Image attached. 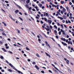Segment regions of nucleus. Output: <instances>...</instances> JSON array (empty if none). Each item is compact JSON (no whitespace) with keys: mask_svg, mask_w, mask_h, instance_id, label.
Returning a JSON list of instances; mask_svg holds the SVG:
<instances>
[{"mask_svg":"<svg viewBox=\"0 0 74 74\" xmlns=\"http://www.w3.org/2000/svg\"><path fill=\"white\" fill-rule=\"evenodd\" d=\"M9 66H11V67H12V69H14V70H15L16 71H17V72L18 73H21V74H23V73L22 72H21V71H18V70L16 68H15V67H14V66L13 65L11 64L10 63V64H9Z\"/></svg>","mask_w":74,"mask_h":74,"instance_id":"1","label":"nucleus"},{"mask_svg":"<svg viewBox=\"0 0 74 74\" xmlns=\"http://www.w3.org/2000/svg\"><path fill=\"white\" fill-rule=\"evenodd\" d=\"M66 12V10L64 8H63V10H61V13L62 14H63V13L65 12Z\"/></svg>","mask_w":74,"mask_h":74,"instance_id":"2","label":"nucleus"},{"mask_svg":"<svg viewBox=\"0 0 74 74\" xmlns=\"http://www.w3.org/2000/svg\"><path fill=\"white\" fill-rule=\"evenodd\" d=\"M62 44H63V45H64V46H67V44L63 42H61Z\"/></svg>","mask_w":74,"mask_h":74,"instance_id":"3","label":"nucleus"},{"mask_svg":"<svg viewBox=\"0 0 74 74\" xmlns=\"http://www.w3.org/2000/svg\"><path fill=\"white\" fill-rule=\"evenodd\" d=\"M68 44H71V45H73V43H72V42L71 41H69L68 42Z\"/></svg>","mask_w":74,"mask_h":74,"instance_id":"4","label":"nucleus"},{"mask_svg":"<svg viewBox=\"0 0 74 74\" xmlns=\"http://www.w3.org/2000/svg\"><path fill=\"white\" fill-rule=\"evenodd\" d=\"M55 68L56 69V70H57L59 71V72H60V73H62V71H60L58 69V68H57L55 67Z\"/></svg>","mask_w":74,"mask_h":74,"instance_id":"5","label":"nucleus"},{"mask_svg":"<svg viewBox=\"0 0 74 74\" xmlns=\"http://www.w3.org/2000/svg\"><path fill=\"white\" fill-rule=\"evenodd\" d=\"M47 21L49 24H51V23H52V21H51V20H48Z\"/></svg>","mask_w":74,"mask_h":74,"instance_id":"6","label":"nucleus"},{"mask_svg":"<svg viewBox=\"0 0 74 74\" xmlns=\"http://www.w3.org/2000/svg\"><path fill=\"white\" fill-rule=\"evenodd\" d=\"M58 18H59V19H60L61 20H63V18H62V17H61L59 16H58Z\"/></svg>","mask_w":74,"mask_h":74,"instance_id":"7","label":"nucleus"},{"mask_svg":"<svg viewBox=\"0 0 74 74\" xmlns=\"http://www.w3.org/2000/svg\"><path fill=\"white\" fill-rule=\"evenodd\" d=\"M54 33H55V34L56 35H57V31L56 30H54Z\"/></svg>","mask_w":74,"mask_h":74,"instance_id":"8","label":"nucleus"},{"mask_svg":"<svg viewBox=\"0 0 74 74\" xmlns=\"http://www.w3.org/2000/svg\"><path fill=\"white\" fill-rule=\"evenodd\" d=\"M61 39L62 40H63V41H65L66 40L65 39V38H61Z\"/></svg>","mask_w":74,"mask_h":74,"instance_id":"9","label":"nucleus"},{"mask_svg":"<svg viewBox=\"0 0 74 74\" xmlns=\"http://www.w3.org/2000/svg\"><path fill=\"white\" fill-rule=\"evenodd\" d=\"M16 6L18 7V8H20V9H22V7H21L19 6V5H16Z\"/></svg>","mask_w":74,"mask_h":74,"instance_id":"10","label":"nucleus"},{"mask_svg":"<svg viewBox=\"0 0 74 74\" xmlns=\"http://www.w3.org/2000/svg\"><path fill=\"white\" fill-rule=\"evenodd\" d=\"M45 54H46V55H47V56L49 57V58H51V56H50V55L48 54L47 53L45 52Z\"/></svg>","mask_w":74,"mask_h":74,"instance_id":"11","label":"nucleus"},{"mask_svg":"<svg viewBox=\"0 0 74 74\" xmlns=\"http://www.w3.org/2000/svg\"><path fill=\"white\" fill-rule=\"evenodd\" d=\"M35 67H36V69H37V70H39V69H40V68H39L38 67V66H37V65H36L35 66Z\"/></svg>","mask_w":74,"mask_h":74,"instance_id":"12","label":"nucleus"},{"mask_svg":"<svg viewBox=\"0 0 74 74\" xmlns=\"http://www.w3.org/2000/svg\"><path fill=\"white\" fill-rule=\"evenodd\" d=\"M38 5L40 7H41L42 5V4L40 3H39L38 4Z\"/></svg>","mask_w":74,"mask_h":74,"instance_id":"13","label":"nucleus"},{"mask_svg":"<svg viewBox=\"0 0 74 74\" xmlns=\"http://www.w3.org/2000/svg\"><path fill=\"white\" fill-rule=\"evenodd\" d=\"M3 5L4 8H7V7L6 5H5V4H3Z\"/></svg>","mask_w":74,"mask_h":74,"instance_id":"14","label":"nucleus"},{"mask_svg":"<svg viewBox=\"0 0 74 74\" xmlns=\"http://www.w3.org/2000/svg\"><path fill=\"white\" fill-rule=\"evenodd\" d=\"M53 71H54V72H55V73H57V74H58V71H57L56 70L53 69Z\"/></svg>","mask_w":74,"mask_h":74,"instance_id":"15","label":"nucleus"},{"mask_svg":"<svg viewBox=\"0 0 74 74\" xmlns=\"http://www.w3.org/2000/svg\"><path fill=\"white\" fill-rule=\"evenodd\" d=\"M29 2H30V0H28L26 1V3L27 4H29Z\"/></svg>","mask_w":74,"mask_h":74,"instance_id":"16","label":"nucleus"},{"mask_svg":"<svg viewBox=\"0 0 74 74\" xmlns=\"http://www.w3.org/2000/svg\"><path fill=\"white\" fill-rule=\"evenodd\" d=\"M62 17L64 18V19H66V18H67V16L65 15H64Z\"/></svg>","mask_w":74,"mask_h":74,"instance_id":"17","label":"nucleus"},{"mask_svg":"<svg viewBox=\"0 0 74 74\" xmlns=\"http://www.w3.org/2000/svg\"><path fill=\"white\" fill-rule=\"evenodd\" d=\"M16 30H17L18 33H19V34H20V30L18 29H17Z\"/></svg>","mask_w":74,"mask_h":74,"instance_id":"18","label":"nucleus"},{"mask_svg":"<svg viewBox=\"0 0 74 74\" xmlns=\"http://www.w3.org/2000/svg\"><path fill=\"white\" fill-rule=\"evenodd\" d=\"M2 50H3V51H4V52H7V50H5L4 48H2Z\"/></svg>","mask_w":74,"mask_h":74,"instance_id":"19","label":"nucleus"},{"mask_svg":"<svg viewBox=\"0 0 74 74\" xmlns=\"http://www.w3.org/2000/svg\"><path fill=\"white\" fill-rule=\"evenodd\" d=\"M2 23L4 24V26H7V25L5 23H4V22H2Z\"/></svg>","mask_w":74,"mask_h":74,"instance_id":"20","label":"nucleus"},{"mask_svg":"<svg viewBox=\"0 0 74 74\" xmlns=\"http://www.w3.org/2000/svg\"><path fill=\"white\" fill-rule=\"evenodd\" d=\"M54 27L56 28V29H58V27H57V26H56V25L54 26Z\"/></svg>","mask_w":74,"mask_h":74,"instance_id":"21","label":"nucleus"},{"mask_svg":"<svg viewBox=\"0 0 74 74\" xmlns=\"http://www.w3.org/2000/svg\"><path fill=\"white\" fill-rule=\"evenodd\" d=\"M61 3L62 4H63L64 3V2L63 1H61Z\"/></svg>","mask_w":74,"mask_h":74,"instance_id":"22","label":"nucleus"},{"mask_svg":"<svg viewBox=\"0 0 74 74\" xmlns=\"http://www.w3.org/2000/svg\"><path fill=\"white\" fill-rule=\"evenodd\" d=\"M8 71H10V72H12V70H11L10 69H9L8 70Z\"/></svg>","mask_w":74,"mask_h":74,"instance_id":"23","label":"nucleus"},{"mask_svg":"<svg viewBox=\"0 0 74 74\" xmlns=\"http://www.w3.org/2000/svg\"><path fill=\"white\" fill-rule=\"evenodd\" d=\"M18 11H19V10H16L15 11V12L16 14H17L18 13Z\"/></svg>","mask_w":74,"mask_h":74,"instance_id":"24","label":"nucleus"},{"mask_svg":"<svg viewBox=\"0 0 74 74\" xmlns=\"http://www.w3.org/2000/svg\"><path fill=\"white\" fill-rule=\"evenodd\" d=\"M25 6L27 8H28L29 5H25Z\"/></svg>","mask_w":74,"mask_h":74,"instance_id":"25","label":"nucleus"},{"mask_svg":"<svg viewBox=\"0 0 74 74\" xmlns=\"http://www.w3.org/2000/svg\"><path fill=\"white\" fill-rule=\"evenodd\" d=\"M26 49L27 50V51H29V50H30V49L28 48V47H26Z\"/></svg>","mask_w":74,"mask_h":74,"instance_id":"26","label":"nucleus"},{"mask_svg":"<svg viewBox=\"0 0 74 74\" xmlns=\"http://www.w3.org/2000/svg\"><path fill=\"white\" fill-rule=\"evenodd\" d=\"M66 62L67 63V64H69V60H67L66 61Z\"/></svg>","mask_w":74,"mask_h":74,"instance_id":"27","label":"nucleus"},{"mask_svg":"<svg viewBox=\"0 0 74 74\" xmlns=\"http://www.w3.org/2000/svg\"><path fill=\"white\" fill-rule=\"evenodd\" d=\"M66 8L68 11L69 10V7H68L67 6V7H66Z\"/></svg>","mask_w":74,"mask_h":74,"instance_id":"28","label":"nucleus"},{"mask_svg":"<svg viewBox=\"0 0 74 74\" xmlns=\"http://www.w3.org/2000/svg\"><path fill=\"white\" fill-rule=\"evenodd\" d=\"M2 34L3 35H4V36H6L5 34V33H4V32H3L2 33Z\"/></svg>","mask_w":74,"mask_h":74,"instance_id":"29","label":"nucleus"},{"mask_svg":"<svg viewBox=\"0 0 74 74\" xmlns=\"http://www.w3.org/2000/svg\"><path fill=\"white\" fill-rule=\"evenodd\" d=\"M4 58V57L3 56H1V59H3V58Z\"/></svg>","mask_w":74,"mask_h":74,"instance_id":"30","label":"nucleus"},{"mask_svg":"<svg viewBox=\"0 0 74 74\" xmlns=\"http://www.w3.org/2000/svg\"><path fill=\"white\" fill-rule=\"evenodd\" d=\"M44 20L46 22H47V18H44Z\"/></svg>","mask_w":74,"mask_h":74,"instance_id":"31","label":"nucleus"},{"mask_svg":"<svg viewBox=\"0 0 74 74\" xmlns=\"http://www.w3.org/2000/svg\"><path fill=\"white\" fill-rule=\"evenodd\" d=\"M9 16L10 18H11V19H12V16H11V15L10 14H9Z\"/></svg>","mask_w":74,"mask_h":74,"instance_id":"32","label":"nucleus"},{"mask_svg":"<svg viewBox=\"0 0 74 74\" xmlns=\"http://www.w3.org/2000/svg\"><path fill=\"white\" fill-rule=\"evenodd\" d=\"M19 19H20V20H21V21H23V19H22V18L20 17H19Z\"/></svg>","mask_w":74,"mask_h":74,"instance_id":"33","label":"nucleus"},{"mask_svg":"<svg viewBox=\"0 0 74 74\" xmlns=\"http://www.w3.org/2000/svg\"><path fill=\"white\" fill-rule=\"evenodd\" d=\"M32 63L33 64H36V62H33Z\"/></svg>","mask_w":74,"mask_h":74,"instance_id":"34","label":"nucleus"},{"mask_svg":"<svg viewBox=\"0 0 74 74\" xmlns=\"http://www.w3.org/2000/svg\"><path fill=\"white\" fill-rule=\"evenodd\" d=\"M69 18H70V19H72L73 18V17L71 16H69Z\"/></svg>","mask_w":74,"mask_h":74,"instance_id":"35","label":"nucleus"},{"mask_svg":"<svg viewBox=\"0 0 74 74\" xmlns=\"http://www.w3.org/2000/svg\"><path fill=\"white\" fill-rule=\"evenodd\" d=\"M66 23H69V21H67V20H66Z\"/></svg>","mask_w":74,"mask_h":74,"instance_id":"36","label":"nucleus"},{"mask_svg":"<svg viewBox=\"0 0 74 74\" xmlns=\"http://www.w3.org/2000/svg\"><path fill=\"white\" fill-rule=\"evenodd\" d=\"M5 3H9V2L7 1H5Z\"/></svg>","mask_w":74,"mask_h":74,"instance_id":"37","label":"nucleus"},{"mask_svg":"<svg viewBox=\"0 0 74 74\" xmlns=\"http://www.w3.org/2000/svg\"><path fill=\"white\" fill-rule=\"evenodd\" d=\"M57 13L58 14L60 15H61V14H60V13H59V12H57Z\"/></svg>","mask_w":74,"mask_h":74,"instance_id":"38","label":"nucleus"},{"mask_svg":"<svg viewBox=\"0 0 74 74\" xmlns=\"http://www.w3.org/2000/svg\"><path fill=\"white\" fill-rule=\"evenodd\" d=\"M63 34H64V35H65L66 34H65V32H64V31L62 32Z\"/></svg>","mask_w":74,"mask_h":74,"instance_id":"39","label":"nucleus"},{"mask_svg":"<svg viewBox=\"0 0 74 74\" xmlns=\"http://www.w3.org/2000/svg\"><path fill=\"white\" fill-rule=\"evenodd\" d=\"M36 56H38V57H39L40 56H39V55L38 54V53H36Z\"/></svg>","mask_w":74,"mask_h":74,"instance_id":"40","label":"nucleus"},{"mask_svg":"<svg viewBox=\"0 0 74 74\" xmlns=\"http://www.w3.org/2000/svg\"><path fill=\"white\" fill-rule=\"evenodd\" d=\"M8 52H9V53H13L11 52V51H9Z\"/></svg>","mask_w":74,"mask_h":74,"instance_id":"41","label":"nucleus"},{"mask_svg":"<svg viewBox=\"0 0 74 74\" xmlns=\"http://www.w3.org/2000/svg\"><path fill=\"white\" fill-rule=\"evenodd\" d=\"M60 30H61V32H62V33H63V32L64 31H63V29H60Z\"/></svg>","mask_w":74,"mask_h":74,"instance_id":"42","label":"nucleus"},{"mask_svg":"<svg viewBox=\"0 0 74 74\" xmlns=\"http://www.w3.org/2000/svg\"><path fill=\"white\" fill-rule=\"evenodd\" d=\"M28 9H29V10H32V7H30V8L29 7L28 8Z\"/></svg>","mask_w":74,"mask_h":74,"instance_id":"43","label":"nucleus"},{"mask_svg":"<svg viewBox=\"0 0 74 74\" xmlns=\"http://www.w3.org/2000/svg\"><path fill=\"white\" fill-rule=\"evenodd\" d=\"M40 22L42 24H43V23H44V22L42 21H41Z\"/></svg>","mask_w":74,"mask_h":74,"instance_id":"44","label":"nucleus"},{"mask_svg":"<svg viewBox=\"0 0 74 74\" xmlns=\"http://www.w3.org/2000/svg\"><path fill=\"white\" fill-rule=\"evenodd\" d=\"M46 16H48V13H46Z\"/></svg>","mask_w":74,"mask_h":74,"instance_id":"45","label":"nucleus"},{"mask_svg":"<svg viewBox=\"0 0 74 74\" xmlns=\"http://www.w3.org/2000/svg\"><path fill=\"white\" fill-rule=\"evenodd\" d=\"M50 29H52V26L51 25H50Z\"/></svg>","mask_w":74,"mask_h":74,"instance_id":"46","label":"nucleus"},{"mask_svg":"<svg viewBox=\"0 0 74 74\" xmlns=\"http://www.w3.org/2000/svg\"><path fill=\"white\" fill-rule=\"evenodd\" d=\"M49 72L50 73H52V71H51L49 70Z\"/></svg>","mask_w":74,"mask_h":74,"instance_id":"47","label":"nucleus"},{"mask_svg":"<svg viewBox=\"0 0 74 74\" xmlns=\"http://www.w3.org/2000/svg\"><path fill=\"white\" fill-rule=\"evenodd\" d=\"M59 35H60V34H61V31H60L59 32Z\"/></svg>","mask_w":74,"mask_h":74,"instance_id":"48","label":"nucleus"},{"mask_svg":"<svg viewBox=\"0 0 74 74\" xmlns=\"http://www.w3.org/2000/svg\"><path fill=\"white\" fill-rule=\"evenodd\" d=\"M68 41H69V40L68 39H66V42H68Z\"/></svg>","mask_w":74,"mask_h":74,"instance_id":"49","label":"nucleus"},{"mask_svg":"<svg viewBox=\"0 0 74 74\" xmlns=\"http://www.w3.org/2000/svg\"><path fill=\"white\" fill-rule=\"evenodd\" d=\"M60 27H59L58 28V31H60Z\"/></svg>","mask_w":74,"mask_h":74,"instance_id":"50","label":"nucleus"},{"mask_svg":"<svg viewBox=\"0 0 74 74\" xmlns=\"http://www.w3.org/2000/svg\"><path fill=\"white\" fill-rule=\"evenodd\" d=\"M57 25H58V26H60V24H59V23H58L57 24Z\"/></svg>","mask_w":74,"mask_h":74,"instance_id":"51","label":"nucleus"},{"mask_svg":"<svg viewBox=\"0 0 74 74\" xmlns=\"http://www.w3.org/2000/svg\"><path fill=\"white\" fill-rule=\"evenodd\" d=\"M71 48V47H70V46H68V48L69 49H70V48Z\"/></svg>","mask_w":74,"mask_h":74,"instance_id":"52","label":"nucleus"},{"mask_svg":"<svg viewBox=\"0 0 74 74\" xmlns=\"http://www.w3.org/2000/svg\"><path fill=\"white\" fill-rule=\"evenodd\" d=\"M32 11H36V10H35L34 9H32Z\"/></svg>","mask_w":74,"mask_h":74,"instance_id":"53","label":"nucleus"},{"mask_svg":"<svg viewBox=\"0 0 74 74\" xmlns=\"http://www.w3.org/2000/svg\"><path fill=\"white\" fill-rule=\"evenodd\" d=\"M11 19H12V20L13 21H14V22H15V19H14L13 18H12Z\"/></svg>","mask_w":74,"mask_h":74,"instance_id":"54","label":"nucleus"},{"mask_svg":"<svg viewBox=\"0 0 74 74\" xmlns=\"http://www.w3.org/2000/svg\"><path fill=\"white\" fill-rule=\"evenodd\" d=\"M66 16L68 17L69 16V13H68L66 15Z\"/></svg>","mask_w":74,"mask_h":74,"instance_id":"55","label":"nucleus"},{"mask_svg":"<svg viewBox=\"0 0 74 74\" xmlns=\"http://www.w3.org/2000/svg\"><path fill=\"white\" fill-rule=\"evenodd\" d=\"M1 71H2V72H4V70L3 69H2L1 70Z\"/></svg>","mask_w":74,"mask_h":74,"instance_id":"56","label":"nucleus"},{"mask_svg":"<svg viewBox=\"0 0 74 74\" xmlns=\"http://www.w3.org/2000/svg\"><path fill=\"white\" fill-rule=\"evenodd\" d=\"M54 3L56 4H58V2H55Z\"/></svg>","mask_w":74,"mask_h":74,"instance_id":"57","label":"nucleus"},{"mask_svg":"<svg viewBox=\"0 0 74 74\" xmlns=\"http://www.w3.org/2000/svg\"><path fill=\"white\" fill-rule=\"evenodd\" d=\"M68 23H71V21L70 20H68Z\"/></svg>","mask_w":74,"mask_h":74,"instance_id":"58","label":"nucleus"},{"mask_svg":"<svg viewBox=\"0 0 74 74\" xmlns=\"http://www.w3.org/2000/svg\"><path fill=\"white\" fill-rule=\"evenodd\" d=\"M46 30L47 31H49V28H47Z\"/></svg>","mask_w":74,"mask_h":74,"instance_id":"59","label":"nucleus"},{"mask_svg":"<svg viewBox=\"0 0 74 74\" xmlns=\"http://www.w3.org/2000/svg\"><path fill=\"white\" fill-rule=\"evenodd\" d=\"M19 14H20V15H22V13L21 12H19Z\"/></svg>","mask_w":74,"mask_h":74,"instance_id":"60","label":"nucleus"},{"mask_svg":"<svg viewBox=\"0 0 74 74\" xmlns=\"http://www.w3.org/2000/svg\"><path fill=\"white\" fill-rule=\"evenodd\" d=\"M41 72L42 73H44V71H41Z\"/></svg>","mask_w":74,"mask_h":74,"instance_id":"61","label":"nucleus"},{"mask_svg":"<svg viewBox=\"0 0 74 74\" xmlns=\"http://www.w3.org/2000/svg\"><path fill=\"white\" fill-rule=\"evenodd\" d=\"M56 38H59V37H58V36H56Z\"/></svg>","mask_w":74,"mask_h":74,"instance_id":"62","label":"nucleus"},{"mask_svg":"<svg viewBox=\"0 0 74 74\" xmlns=\"http://www.w3.org/2000/svg\"><path fill=\"white\" fill-rule=\"evenodd\" d=\"M62 22L63 23H64V22H65V21L64 20H62Z\"/></svg>","mask_w":74,"mask_h":74,"instance_id":"63","label":"nucleus"},{"mask_svg":"<svg viewBox=\"0 0 74 74\" xmlns=\"http://www.w3.org/2000/svg\"><path fill=\"white\" fill-rule=\"evenodd\" d=\"M69 4L70 5H72V3L71 2H69Z\"/></svg>","mask_w":74,"mask_h":74,"instance_id":"64","label":"nucleus"}]
</instances>
